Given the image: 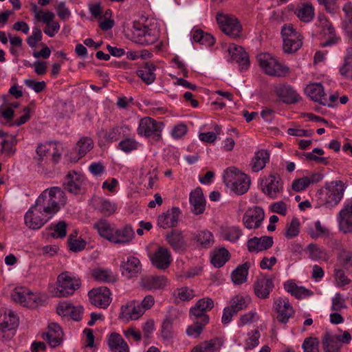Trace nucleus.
<instances>
[{
  "mask_svg": "<svg viewBox=\"0 0 352 352\" xmlns=\"http://www.w3.org/2000/svg\"><path fill=\"white\" fill-rule=\"evenodd\" d=\"M66 201L67 197L64 191L60 187L53 186L44 190L38 195L34 204L52 219L65 206Z\"/></svg>",
  "mask_w": 352,
  "mask_h": 352,
  "instance_id": "f257e3e1",
  "label": "nucleus"
},
{
  "mask_svg": "<svg viewBox=\"0 0 352 352\" xmlns=\"http://www.w3.org/2000/svg\"><path fill=\"white\" fill-rule=\"evenodd\" d=\"M223 182L231 192L237 195L246 193L251 184L250 177L234 166L228 167L224 170Z\"/></svg>",
  "mask_w": 352,
  "mask_h": 352,
  "instance_id": "f03ea898",
  "label": "nucleus"
},
{
  "mask_svg": "<svg viewBox=\"0 0 352 352\" xmlns=\"http://www.w3.org/2000/svg\"><path fill=\"white\" fill-rule=\"evenodd\" d=\"M81 286V279L70 272H63L58 277L55 285L51 289L54 297H68L73 295Z\"/></svg>",
  "mask_w": 352,
  "mask_h": 352,
  "instance_id": "7ed1b4c3",
  "label": "nucleus"
},
{
  "mask_svg": "<svg viewBox=\"0 0 352 352\" xmlns=\"http://www.w3.org/2000/svg\"><path fill=\"white\" fill-rule=\"evenodd\" d=\"M257 60L262 70L269 76L283 77L289 73V67L281 64L270 54L261 53L258 54Z\"/></svg>",
  "mask_w": 352,
  "mask_h": 352,
  "instance_id": "20e7f679",
  "label": "nucleus"
},
{
  "mask_svg": "<svg viewBox=\"0 0 352 352\" xmlns=\"http://www.w3.org/2000/svg\"><path fill=\"white\" fill-rule=\"evenodd\" d=\"M283 41V50L291 54L297 52L302 45V36L292 24H285L281 29Z\"/></svg>",
  "mask_w": 352,
  "mask_h": 352,
  "instance_id": "39448f33",
  "label": "nucleus"
},
{
  "mask_svg": "<svg viewBox=\"0 0 352 352\" xmlns=\"http://www.w3.org/2000/svg\"><path fill=\"white\" fill-rule=\"evenodd\" d=\"M164 123L157 122L150 117L142 118L139 122L137 133L140 136L151 138L154 142L162 140V132L164 129Z\"/></svg>",
  "mask_w": 352,
  "mask_h": 352,
  "instance_id": "423d86ee",
  "label": "nucleus"
},
{
  "mask_svg": "<svg viewBox=\"0 0 352 352\" xmlns=\"http://www.w3.org/2000/svg\"><path fill=\"white\" fill-rule=\"evenodd\" d=\"M216 20L221 30L231 38L240 37L242 25L234 15L218 12Z\"/></svg>",
  "mask_w": 352,
  "mask_h": 352,
  "instance_id": "0eeeda50",
  "label": "nucleus"
},
{
  "mask_svg": "<svg viewBox=\"0 0 352 352\" xmlns=\"http://www.w3.org/2000/svg\"><path fill=\"white\" fill-rule=\"evenodd\" d=\"M326 193L324 204L327 208H333L337 206L344 196L345 187L342 181L336 180L327 183L325 186Z\"/></svg>",
  "mask_w": 352,
  "mask_h": 352,
  "instance_id": "6e6552de",
  "label": "nucleus"
},
{
  "mask_svg": "<svg viewBox=\"0 0 352 352\" xmlns=\"http://www.w3.org/2000/svg\"><path fill=\"white\" fill-rule=\"evenodd\" d=\"M262 192L271 199H276L283 191V182L278 173H272L261 180Z\"/></svg>",
  "mask_w": 352,
  "mask_h": 352,
  "instance_id": "1a4fd4ad",
  "label": "nucleus"
},
{
  "mask_svg": "<svg viewBox=\"0 0 352 352\" xmlns=\"http://www.w3.org/2000/svg\"><path fill=\"white\" fill-rule=\"evenodd\" d=\"M51 218L39 210L35 204L28 209L24 216L25 225L32 230L40 229Z\"/></svg>",
  "mask_w": 352,
  "mask_h": 352,
  "instance_id": "9d476101",
  "label": "nucleus"
},
{
  "mask_svg": "<svg viewBox=\"0 0 352 352\" xmlns=\"http://www.w3.org/2000/svg\"><path fill=\"white\" fill-rule=\"evenodd\" d=\"M148 256L152 265L160 270L168 269L173 261L170 251L164 246H159Z\"/></svg>",
  "mask_w": 352,
  "mask_h": 352,
  "instance_id": "9b49d317",
  "label": "nucleus"
},
{
  "mask_svg": "<svg viewBox=\"0 0 352 352\" xmlns=\"http://www.w3.org/2000/svg\"><path fill=\"white\" fill-rule=\"evenodd\" d=\"M133 38L136 43L143 45H151L157 41L158 34L155 30L138 24L134 25Z\"/></svg>",
  "mask_w": 352,
  "mask_h": 352,
  "instance_id": "f8f14e48",
  "label": "nucleus"
},
{
  "mask_svg": "<svg viewBox=\"0 0 352 352\" xmlns=\"http://www.w3.org/2000/svg\"><path fill=\"white\" fill-rule=\"evenodd\" d=\"M253 286L254 294L258 298H267L274 287V278L265 274H261L256 277Z\"/></svg>",
  "mask_w": 352,
  "mask_h": 352,
  "instance_id": "ddd939ff",
  "label": "nucleus"
},
{
  "mask_svg": "<svg viewBox=\"0 0 352 352\" xmlns=\"http://www.w3.org/2000/svg\"><path fill=\"white\" fill-rule=\"evenodd\" d=\"M265 218L263 209L259 206L248 208L243 214V223L249 230L258 228Z\"/></svg>",
  "mask_w": 352,
  "mask_h": 352,
  "instance_id": "4468645a",
  "label": "nucleus"
},
{
  "mask_svg": "<svg viewBox=\"0 0 352 352\" xmlns=\"http://www.w3.org/2000/svg\"><path fill=\"white\" fill-rule=\"evenodd\" d=\"M274 92L285 104H295L301 99L297 91L291 85L286 83L276 85L274 87Z\"/></svg>",
  "mask_w": 352,
  "mask_h": 352,
  "instance_id": "2eb2a0df",
  "label": "nucleus"
},
{
  "mask_svg": "<svg viewBox=\"0 0 352 352\" xmlns=\"http://www.w3.org/2000/svg\"><path fill=\"white\" fill-rule=\"evenodd\" d=\"M275 310L277 312L276 319L282 324H287L292 318L295 311L287 297H280L274 301Z\"/></svg>",
  "mask_w": 352,
  "mask_h": 352,
  "instance_id": "dca6fc26",
  "label": "nucleus"
},
{
  "mask_svg": "<svg viewBox=\"0 0 352 352\" xmlns=\"http://www.w3.org/2000/svg\"><path fill=\"white\" fill-rule=\"evenodd\" d=\"M318 23V25L321 28L322 32L324 35L328 36V38L320 43L322 47H324L332 46L340 41L341 38L340 36H336V30L332 23L324 14H319Z\"/></svg>",
  "mask_w": 352,
  "mask_h": 352,
  "instance_id": "f3484780",
  "label": "nucleus"
},
{
  "mask_svg": "<svg viewBox=\"0 0 352 352\" xmlns=\"http://www.w3.org/2000/svg\"><path fill=\"white\" fill-rule=\"evenodd\" d=\"M111 292L107 287H100L89 292V300L96 307L106 309L111 302Z\"/></svg>",
  "mask_w": 352,
  "mask_h": 352,
  "instance_id": "a211bd4d",
  "label": "nucleus"
},
{
  "mask_svg": "<svg viewBox=\"0 0 352 352\" xmlns=\"http://www.w3.org/2000/svg\"><path fill=\"white\" fill-rule=\"evenodd\" d=\"M135 234L130 224H126L119 228L113 230V235L110 237V243L116 245H128L132 242Z\"/></svg>",
  "mask_w": 352,
  "mask_h": 352,
  "instance_id": "6ab92c4d",
  "label": "nucleus"
},
{
  "mask_svg": "<svg viewBox=\"0 0 352 352\" xmlns=\"http://www.w3.org/2000/svg\"><path fill=\"white\" fill-rule=\"evenodd\" d=\"M144 314L139 305V301L132 300L121 306L119 318L126 321L136 320L142 317Z\"/></svg>",
  "mask_w": 352,
  "mask_h": 352,
  "instance_id": "aec40b11",
  "label": "nucleus"
},
{
  "mask_svg": "<svg viewBox=\"0 0 352 352\" xmlns=\"http://www.w3.org/2000/svg\"><path fill=\"white\" fill-rule=\"evenodd\" d=\"M340 230L344 233L352 232V199L344 204L338 216Z\"/></svg>",
  "mask_w": 352,
  "mask_h": 352,
  "instance_id": "412c9836",
  "label": "nucleus"
},
{
  "mask_svg": "<svg viewBox=\"0 0 352 352\" xmlns=\"http://www.w3.org/2000/svg\"><path fill=\"white\" fill-rule=\"evenodd\" d=\"M181 210L178 207H173L158 216L157 224L164 229L176 227L178 224Z\"/></svg>",
  "mask_w": 352,
  "mask_h": 352,
  "instance_id": "4be33fe9",
  "label": "nucleus"
},
{
  "mask_svg": "<svg viewBox=\"0 0 352 352\" xmlns=\"http://www.w3.org/2000/svg\"><path fill=\"white\" fill-rule=\"evenodd\" d=\"M120 270L122 276L129 279L136 276L141 272L142 264L138 258L129 256L126 261L122 263Z\"/></svg>",
  "mask_w": 352,
  "mask_h": 352,
  "instance_id": "5701e85b",
  "label": "nucleus"
},
{
  "mask_svg": "<svg viewBox=\"0 0 352 352\" xmlns=\"http://www.w3.org/2000/svg\"><path fill=\"white\" fill-rule=\"evenodd\" d=\"M228 52L232 59L239 64L241 70H247L249 68V55L241 46L234 43L230 44L228 47Z\"/></svg>",
  "mask_w": 352,
  "mask_h": 352,
  "instance_id": "b1692460",
  "label": "nucleus"
},
{
  "mask_svg": "<svg viewBox=\"0 0 352 352\" xmlns=\"http://www.w3.org/2000/svg\"><path fill=\"white\" fill-rule=\"evenodd\" d=\"M273 243L274 240L272 236H254L248 240L247 248L250 252L258 253L270 249L273 245Z\"/></svg>",
  "mask_w": 352,
  "mask_h": 352,
  "instance_id": "393cba45",
  "label": "nucleus"
},
{
  "mask_svg": "<svg viewBox=\"0 0 352 352\" xmlns=\"http://www.w3.org/2000/svg\"><path fill=\"white\" fill-rule=\"evenodd\" d=\"M65 187L67 190L74 194H79L85 184V176L76 171H71L66 175Z\"/></svg>",
  "mask_w": 352,
  "mask_h": 352,
  "instance_id": "a878e982",
  "label": "nucleus"
},
{
  "mask_svg": "<svg viewBox=\"0 0 352 352\" xmlns=\"http://www.w3.org/2000/svg\"><path fill=\"white\" fill-rule=\"evenodd\" d=\"M305 91L308 97L313 101L317 102L322 105L331 106V104L328 103L323 86L321 83H311L306 87Z\"/></svg>",
  "mask_w": 352,
  "mask_h": 352,
  "instance_id": "bb28decb",
  "label": "nucleus"
},
{
  "mask_svg": "<svg viewBox=\"0 0 352 352\" xmlns=\"http://www.w3.org/2000/svg\"><path fill=\"white\" fill-rule=\"evenodd\" d=\"M189 202L191 206V211L193 214L198 215L204 212L206 208V201L203 191L200 187H197L190 192Z\"/></svg>",
  "mask_w": 352,
  "mask_h": 352,
  "instance_id": "cd10ccee",
  "label": "nucleus"
},
{
  "mask_svg": "<svg viewBox=\"0 0 352 352\" xmlns=\"http://www.w3.org/2000/svg\"><path fill=\"white\" fill-rule=\"evenodd\" d=\"M168 280L164 276H145L140 280V286L146 290L153 291L164 288Z\"/></svg>",
  "mask_w": 352,
  "mask_h": 352,
  "instance_id": "c85d7f7f",
  "label": "nucleus"
},
{
  "mask_svg": "<svg viewBox=\"0 0 352 352\" xmlns=\"http://www.w3.org/2000/svg\"><path fill=\"white\" fill-rule=\"evenodd\" d=\"M214 307V302L210 298H203L199 299L196 304L190 308V314L198 319H203L204 316H208L207 311L211 310Z\"/></svg>",
  "mask_w": 352,
  "mask_h": 352,
  "instance_id": "c756f323",
  "label": "nucleus"
},
{
  "mask_svg": "<svg viewBox=\"0 0 352 352\" xmlns=\"http://www.w3.org/2000/svg\"><path fill=\"white\" fill-rule=\"evenodd\" d=\"M111 352H129V346L122 336L116 332L111 333L107 338Z\"/></svg>",
  "mask_w": 352,
  "mask_h": 352,
  "instance_id": "7c9ffc66",
  "label": "nucleus"
},
{
  "mask_svg": "<svg viewBox=\"0 0 352 352\" xmlns=\"http://www.w3.org/2000/svg\"><path fill=\"white\" fill-rule=\"evenodd\" d=\"M63 335L60 327L56 323H52L49 325L48 331L43 333L42 338L47 341L52 347H56L62 343Z\"/></svg>",
  "mask_w": 352,
  "mask_h": 352,
  "instance_id": "2f4dec72",
  "label": "nucleus"
},
{
  "mask_svg": "<svg viewBox=\"0 0 352 352\" xmlns=\"http://www.w3.org/2000/svg\"><path fill=\"white\" fill-rule=\"evenodd\" d=\"M223 344V340L216 337L195 345L192 348L191 352H217L220 350Z\"/></svg>",
  "mask_w": 352,
  "mask_h": 352,
  "instance_id": "473e14b6",
  "label": "nucleus"
},
{
  "mask_svg": "<svg viewBox=\"0 0 352 352\" xmlns=\"http://www.w3.org/2000/svg\"><path fill=\"white\" fill-rule=\"evenodd\" d=\"M166 241L175 252H180L186 248V241L180 230H172L166 235Z\"/></svg>",
  "mask_w": 352,
  "mask_h": 352,
  "instance_id": "72a5a7b5",
  "label": "nucleus"
},
{
  "mask_svg": "<svg viewBox=\"0 0 352 352\" xmlns=\"http://www.w3.org/2000/svg\"><path fill=\"white\" fill-rule=\"evenodd\" d=\"M321 342L324 352H338L341 347L338 335L328 331L322 336Z\"/></svg>",
  "mask_w": 352,
  "mask_h": 352,
  "instance_id": "f704fd0d",
  "label": "nucleus"
},
{
  "mask_svg": "<svg viewBox=\"0 0 352 352\" xmlns=\"http://www.w3.org/2000/svg\"><path fill=\"white\" fill-rule=\"evenodd\" d=\"M11 298L24 307H28L33 302V294L25 287H17L12 292Z\"/></svg>",
  "mask_w": 352,
  "mask_h": 352,
  "instance_id": "c9c22d12",
  "label": "nucleus"
},
{
  "mask_svg": "<svg viewBox=\"0 0 352 352\" xmlns=\"http://www.w3.org/2000/svg\"><path fill=\"white\" fill-rule=\"evenodd\" d=\"M155 69L156 67L153 63H146L137 69L136 74L144 83L151 85L156 78Z\"/></svg>",
  "mask_w": 352,
  "mask_h": 352,
  "instance_id": "e433bc0d",
  "label": "nucleus"
},
{
  "mask_svg": "<svg viewBox=\"0 0 352 352\" xmlns=\"http://www.w3.org/2000/svg\"><path fill=\"white\" fill-rule=\"evenodd\" d=\"M314 8L310 3H303L297 7L295 14L304 23L311 22L314 17Z\"/></svg>",
  "mask_w": 352,
  "mask_h": 352,
  "instance_id": "4c0bfd02",
  "label": "nucleus"
},
{
  "mask_svg": "<svg viewBox=\"0 0 352 352\" xmlns=\"http://www.w3.org/2000/svg\"><path fill=\"white\" fill-rule=\"evenodd\" d=\"M270 160V153L265 150H261L255 153L252 160V169L254 172H258L263 169L266 163Z\"/></svg>",
  "mask_w": 352,
  "mask_h": 352,
  "instance_id": "58836bf2",
  "label": "nucleus"
},
{
  "mask_svg": "<svg viewBox=\"0 0 352 352\" xmlns=\"http://www.w3.org/2000/svg\"><path fill=\"white\" fill-rule=\"evenodd\" d=\"M193 320L194 324L188 326L186 332L188 336L196 338L200 336L204 327L209 322V317L204 316L203 319L194 317Z\"/></svg>",
  "mask_w": 352,
  "mask_h": 352,
  "instance_id": "ea45409f",
  "label": "nucleus"
},
{
  "mask_svg": "<svg viewBox=\"0 0 352 352\" xmlns=\"http://www.w3.org/2000/svg\"><path fill=\"white\" fill-rule=\"evenodd\" d=\"M98 234L103 239L110 242V237L113 235L114 228L106 219H101L94 224Z\"/></svg>",
  "mask_w": 352,
  "mask_h": 352,
  "instance_id": "a19ab883",
  "label": "nucleus"
},
{
  "mask_svg": "<svg viewBox=\"0 0 352 352\" xmlns=\"http://www.w3.org/2000/svg\"><path fill=\"white\" fill-rule=\"evenodd\" d=\"M95 208L102 214L109 216L115 213L117 205L108 199L99 198L96 201Z\"/></svg>",
  "mask_w": 352,
  "mask_h": 352,
  "instance_id": "79ce46f5",
  "label": "nucleus"
},
{
  "mask_svg": "<svg viewBox=\"0 0 352 352\" xmlns=\"http://www.w3.org/2000/svg\"><path fill=\"white\" fill-rule=\"evenodd\" d=\"M92 276L97 281L115 283L117 276L109 269L97 268L92 272Z\"/></svg>",
  "mask_w": 352,
  "mask_h": 352,
  "instance_id": "37998d69",
  "label": "nucleus"
},
{
  "mask_svg": "<svg viewBox=\"0 0 352 352\" xmlns=\"http://www.w3.org/2000/svg\"><path fill=\"white\" fill-rule=\"evenodd\" d=\"M250 263L246 262L239 265L231 274L232 282L236 285H241L247 280Z\"/></svg>",
  "mask_w": 352,
  "mask_h": 352,
  "instance_id": "c03bdc74",
  "label": "nucleus"
},
{
  "mask_svg": "<svg viewBox=\"0 0 352 352\" xmlns=\"http://www.w3.org/2000/svg\"><path fill=\"white\" fill-rule=\"evenodd\" d=\"M230 254L225 248H221L214 250L211 257V263L217 268L223 266L229 261Z\"/></svg>",
  "mask_w": 352,
  "mask_h": 352,
  "instance_id": "a18cd8bd",
  "label": "nucleus"
},
{
  "mask_svg": "<svg viewBox=\"0 0 352 352\" xmlns=\"http://www.w3.org/2000/svg\"><path fill=\"white\" fill-rule=\"evenodd\" d=\"M94 142L92 140L87 137H83L79 140L75 147L78 154L76 161L83 157L90 150L93 148Z\"/></svg>",
  "mask_w": 352,
  "mask_h": 352,
  "instance_id": "49530a36",
  "label": "nucleus"
},
{
  "mask_svg": "<svg viewBox=\"0 0 352 352\" xmlns=\"http://www.w3.org/2000/svg\"><path fill=\"white\" fill-rule=\"evenodd\" d=\"M340 74L346 78L352 80V47L346 50L344 63L340 69Z\"/></svg>",
  "mask_w": 352,
  "mask_h": 352,
  "instance_id": "de8ad7c7",
  "label": "nucleus"
},
{
  "mask_svg": "<svg viewBox=\"0 0 352 352\" xmlns=\"http://www.w3.org/2000/svg\"><path fill=\"white\" fill-rule=\"evenodd\" d=\"M221 235L224 240L235 243L242 235V230L239 227H229L223 230Z\"/></svg>",
  "mask_w": 352,
  "mask_h": 352,
  "instance_id": "09e8293b",
  "label": "nucleus"
},
{
  "mask_svg": "<svg viewBox=\"0 0 352 352\" xmlns=\"http://www.w3.org/2000/svg\"><path fill=\"white\" fill-rule=\"evenodd\" d=\"M196 241L204 248L211 247L214 242L212 233L208 230L199 231L196 236Z\"/></svg>",
  "mask_w": 352,
  "mask_h": 352,
  "instance_id": "8fccbe9b",
  "label": "nucleus"
},
{
  "mask_svg": "<svg viewBox=\"0 0 352 352\" xmlns=\"http://www.w3.org/2000/svg\"><path fill=\"white\" fill-rule=\"evenodd\" d=\"M127 126H114L108 131L103 132L102 138L105 143H111L118 140L121 138V131Z\"/></svg>",
  "mask_w": 352,
  "mask_h": 352,
  "instance_id": "3c124183",
  "label": "nucleus"
},
{
  "mask_svg": "<svg viewBox=\"0 0 352 352\" xmlns=\"http://www.w3.org/2000/svg\"><path fill=\"white\" fill-rule=\"evenodd\" d=\"M346 270L342 267L336 266L333 272V276L336 283L337 287H343L349 285L351 280L345 274Z\"/></svg>",
  "mask_w": 352,
  "mask_h": 352,
  "instance_id": "603ef678",
  "label": "nucleus"
},
{
  "mask_svg": "<svg viewBox=\"0 0 352 352\" xmlns=\"http://www.w3.org/2000/svg\"><path fill=\"white\" fill-rule=\"evenodd\" d=\"M140 144L135 138H124L121 140L118 145V149L129 153L138 148Z\"/></svg>",
  "mask_w": 352,
  "mask_h": 352,
  "instance_id": "864d4df0",
  "label": "nucleus"
},
{
  "mask_svg": "<svg viewBox=\"0 0 352 352\" xmlns=\"http://www.w3.org/2000/svg\"><path fill=\"white\" fill-rule=\"evenodd\" d=\"M320 340L317 337L309 336L305 338L302 349L303 352H320Z\"/></svg>",
  "mask_w": 352,
  "mask_h": 352,
  "instance_id": "5fc2aeb1",
  "label": "nucleus"
},
{
  "mask_svg": "<svg viewBox=\"0 0 352 352\" xmlns=\"http://www.w3.org/2000/svg\"><path fill=\"white\" fill-rule=\"evenodd\" d=\"M67 223L65 221H59L57 223L51 224L50 229L54 232L50 236L54 239H63L67 235Z\"/></svg>",
  "mask_w": 352,
  "mask_h": 352,
  "instance_id": "6e6d98bb",
  "label": "nucleus"
},
{
  "mask_svg": "<svg viewBox=\"0 0 352 352\" xmlns=\"http://www.w3.org/2000/svg\"><path fill=\"white\" fill-rule=\"evenodd\" d=\"M16 144V137L14 135H7L1 143V151L3 153L10 156L14 153V147Z\"/></svg>",
  "mask_w": 352,
  "mask_h": 352,
  "instance_id": "4d7b16f0",
  "label": "nucleus"
},
{
  "mask_svg": "<svg viewBox=\"0 0 352 352\" xmlns=\"http://www.w3.org/2000/svg\"><path fill=\"white\" fill-rule=\"evenodd\" d=\"M336 266L342 267L349 274H352V252H346L340 254L338 263Z\"/></svg>",
  "mask_w": 352,
  "mask_h": 352,
  "instance_id": "13d9d810",
  "label": "nucleus"
},
{
  "mask_svg": "<svg viewBox=\"0 0 352 352\" xmlns=\"http://www.w3.org/2000/svg\"><path fill=\"white\" fill-rule=\"evenodd\" d=\"M76 232L75 235L72 234H70L67 239L69 250L74 252L82 251L86 246V241L85 240L82 239H74V237H76Z\"/></svg>",
  "mask_w": 352,
  "mask_h": 352,
  "instance_id": "bf43d9fd",
  "label": "nucleus"
},
{
  "mask_svg": "<svg viewBox=\"0 0 352 352\" xmlns=\"http://www.w3.org/2000/svg\"><path fill=\"white\" fill-rule=\"evenodd\" d=\"M173 323L171 318H165L162 323L161 334L164 340H169L173 337Z\"/></svg>",
  "mask_w": 352,
  "mask_h": 352,
  "instance_id": "052dcab7",
  "label": "nucleus"
},
{
  "mask_svg": "<svg viewBox=\"0 0 352 352\" xmlns=\"http://www.w3.org/2000/svg\"><path fill=\"white\" fill-rule=\"evenodd\" d=\"M248 338L245 341V349H252L259 344L260 332L258 329H254L249 332Z\"/></svg>",
  "mask_w": 352,
  "mask_h": 352,
  "instance_id": "680f3d73",
  "label": "nucleus"
},
{
  "mask_svg": "<svg viewBox=\"0 0 352 352\" xmlns=\"http://www.w3.org/2000/svg\"><path fill=\"white\" fill-rule=\"evenodd\" d=\"M317 1L329 14H335L340 10V6L336 0H317Z\"/></svg>",
  "mask_w": 352,
  "mask_h": 352,
  "instance_id": "e2e57ef3",
  "label": "nucleus"
},
{
  "mask_svg": "<svg viewBox=\"0 0 352 352\" xmlns=\"http://www.w3.org/2000/svg\"><path fill=\"white\" fill-rule=\"evenodd\" d=\"M18 318L14 312L9 310L8 313L5 312L3 321L0 324H3L4 327L8 328H10V326L12 325V328L16 329L18 326Z\"/></svg>",
  "mask_w": 352,
  "mask_h": 352,
  "instance_id": "0e129e2a",
  "label": "nucleus"
},
{
  "mask_svg": "<svg viewBox=\"0 0 352 352\" xmlns=\"http://www.w3.org/2000/svg\"><path fill=\"white\" fill-rule=\"evenodd\" d=\"M309 258L314 261L321 259L324 253L322 249L314 243L309 244L307 248Z\"/></svg>",
  "mask_w": 352,
  "mask_h": 352,
  "instance_id": "69168bd1",
  "label": "nucleus"
},
{
  "mask_svg": "<svg viewBox=\"0 0 352 352\" xmlns=\"http://www.w3.org/2000/svg\"><path fill=\"white\" fill-rule=\"evenodd\" d=\"M300 222L297 218H293L291 223L287 226L285 236L292 239L299 234Z\"/></svg>",
  "mask_w": 352,
  "mask_h": 352,
  "instance_id": "338daca9",
  "label": "nucleus"
},
{
  "mask_svg": "<svg viewBox=\"0 0 352 352\" xmlns=\"http://www.w3.org/2000/svg\"><path fill=\"white\" fill-rule=\"evenodd\" d=\"M248 306L245 298L240 295L235 296L231 301L230 307L234 311H236V313L245 309Z\"/></svg>",
  "mask_w": 352,
  "mask_h": 352,
  "instance_id": "774afa93",
  "label": "nucleus"
}]
</instances>
